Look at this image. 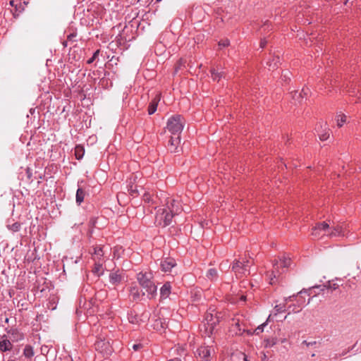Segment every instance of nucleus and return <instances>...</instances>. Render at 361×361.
<instances>
[{"label":"nucleus","instance_id":"1","mask_svg":"<svg viewBox=\"0 0 361 361\" xmlns=\"http://www.w3.org/2000/svg\"><path fill=\"white\" fill-rule=\"evenodd\" d=\"M290 265V259L289 258L283 257L280 259L279 261H276L273 264V270L268 274L269 278L270 284L275 283V279H276L282 271H280V269L288 268Z\"/></svg>","mask_w":361,"mask_h":361},{"label":"nucleus","instance_id":"2","mask_svg":"<svg viewBox=\"0 0 361 361\" xmlns=\"http://www.w3.org/2000/svg\"><path fill=\"white\" fill-rule=\"evenodd\" d=\"M183 127L184 118L180 115H174L167 121L166 128L174 135H179Z\"/></svg>","mask_w":361,"mask_h":361},{"label":"nucleus","instance_id":"3","mask_svg":"<svg viewBox=\"0 0 361 361\" xmlns=\"http://www.w3.org/2000/svg\"><path fill=\"white\" fill-rule=\"evenodd\" d=\"M250 264V260H235L232 264V271L235 273L237 278L249 275L250 273L249 269Z\"/></svg>","mask_w":361,"mask_h":361},{"label":"nucleus","instance_id":"4","mask_svg":"<svg viewBox=\"0 0 361 361\" xmlns=\"http://www.w3.org/2000/svg\"><path fill=\"white\" fill-rule=\"evenodd\" d=\"M175 216V214L170 212L166 209H160L157 213L156 221L165 227L172 223V219Z\"/></svg>","mask_w":361,"mask_h":361},{"label":"nucleus","instance_id":"5","mask_svg":"<svg viewBox=\"0 0 361 361\" xmlns=\"http://www.w3.org/2000/svg\"><path fill=\"white\" fill-rule=\"evenodd\" d=\"M204 321V334L210 337L214 333L216 324L219 322V318L212 313L207 312L205 315Z\"/></svg>","mask_w":361,"mask_h":361},{"label":"nucleus","instance_id":"6","mask_svg":"<svg viewBox=\"0 0 361 361\" xmlns=\"http://www.w3.org/2000/svg\"><path fill=\"white\" fill-rule=\"evenodd\" d=\"M345 228L343 224L329 226V229L325 231L324 235L330 238L343 237L345 235Z\"/></svg>","mask_w":361,"mask_h":361},{"label":"nucleus","instance_id":"7","mask_svg":"<svg viewBox=\"0 0 361 361\" xmlns=\"http://www.w3.org/2000/svg\"><path fill=\"white\" fill-rule=\"evenodd\" d=\"M125 279L126 276L123 271H112L109 275V283L114 286L120 285L125 281Z\"/></svg>","mask_w":361,"mask_h":361},{"label":"nucleus","instance_id":"8","mask_svg":"<svg viewBox=\"0 0 361 361\" xmlns=\"http://www.w3.org/2000/svg\"><path fill=\"white\" fill-rule=\"evenodd\" d=\"M152 274L150 272H139L137 274V280L142 288L145 287V285H149L152 281Z\"/></svg>","mask_w":361,"mask_h":361},{"label":"nucleus","instance_id":"9","mask_svg":"<svg viewBox=\"0 0 361 361\" xmlns=\"http://www.w3.org/2000/svg\"><path fill=\"white\" fill-rule=\"evenodd\" d=\"M231 331L235 335H242L244 332H247V334L249 335L252 334V332H251L250 330H245L242 327V324H240L239 319H233Z\"/></svg>","mask_w":361,"mask_h":361},{"label":"nucleus","instance_id":"10","mask_svg":"<svg viewBox=\"0 0 361 361\" xmlns=\"http://www.w3.org/2000/svg\"><path fill=\"white\" fill-rule=\"evenodd\" d=\"M166 204V209L176 215H178L182 211L181 206L178 200L169 198L167 200Z\"/></svg>","mask_w":361,"mask_h":361},{"label":"nucleus","instance_id":"11","mask_svg":"<svg viewBox=\"0 0 361 361\" xmlns=\"http://www.w3.org/2000/svg\"><path fill=\"white\" fill-rule=\"evenodd\" d=\"M212 351H214V349L211 347L202 346L197 350V353L202 361H208Z\"/></svg>","mask_w":361,"mask_h":361},{"label":"nucleus","instance_id":"12","mask_svg":"<svg viewBox=\"0 0 361 361\" xmlns=\"http://www.w3.org/2000/svg\"><path fill=\"white\" fill-rule=\"evenodd\" d=\"M316 131L318 133L321 140L324 141L329 137V129L326 123H320L317 128Z\"/></svg>","mask_w":361,"mask_h":361},{"label":"nucleus","instance_id":"13","mask_svg":"<svg viewBox=\"0 0 361 361\" xmlns=\"http://www.w3.org/2000/svg\"><path fill=\"white\" fill-rule=\"evenodd\" d=\"M320 286H312V287H310L308 289H306V288H303L302 289L300 292H298L297 294H293L290 296H288V297H286L284 298L283 299V301L286 305L288 302H290V301H293L295 298L302 293H307L309 295H310L311 294H312V290H314V289H318V288H319Z\"/></svg>","mask_w":361,"mask_h":361},{"label":"nucleus","instance_id":"14","mask_svg":"<svg viewBox=\"0 0 361 361\" xmlns=\"http://www.w3.org/2000/svg\"><path fill=\"white\" fill-rule=\"evenodd\" d=\"M161 100V94L157 93L153 99H152L151 102L149 104L148 106V113L149 115L153 114L157 109V105L159 101Z\"/></svg>","mask_w":361,"mask_h":361},{"label":"nucleus","instance_id":"15","mask_svg":"<svg viewBox=\"0 0 361 361\" xmlns=\"http://www.w3.org/2000/svg\"><path fill=\"white\" fill-rule=\"evenodd\" d=\"M142 289L145 290V293H147V297L150 300L153 299L157 295V288L154 282L149 283V285H145Z\"/></svg>","mask_w":361,"mask_h":361},{"label":"nucleus","instance_id":"16","mask_svg":"<svg viewBox=\"0 0 361 361\" xmlns=\"http://www.w3.org/2000/svg\"><path fill=\"white\" fill-rule=\"evenodd\" d=\"M329 225L326 223V222H322V223H320L319 224H317L313 229H312V235L315 237V238H317L319 236V233L320 231H326V230H329Z\"/></svg>","mask_w":361,"mask_h":361},{"label":"nucleus","instance_id":"17","mask_svg":"<svg viewBox=\"0 0 361 361\" xmlns=\"http://www.w3.org/2000/svg\"><path fill=\"white\" fill-rule=\"evenodd\" d=\"M176 265V262L173 259L166 258L161 261V267L164 271H169Z\"/></svg>","mask_w":361,"mask_h":361},{"label":"nucleus","instance_id":"18","mask_svg":"<svg viewBox=\"0 0 361 361\" xmlns=\"http://www.w3.org/2000/svg\"><path fill=\"white\" fill-rule=\"evenodd\" d=\"M309 90L307 88L302 89L301 92L295 91L294 92H292V98L295 102H298V103H301L302 101V99L304 96L307 95Z\"/></svg>","mask_w":361,"mask_h":361},{"label":"nucleus","instance_id":"19","mask_svg":"<svg viewBox=\"0 0 361 361\" xmlns=\"http://www.w3.org/2000/svg\"><path fill=\"white\" fill-rule=\"evenodd\" d=\"M180 142V137L177 135V137H171L170 140L169 141V150L171 152H176L178 145Z\"/></svg>","mask_w":361,"mask_h":361},{"label":"nucleus","instance_id":"20","mask_svg":"<svg viewBox=\"0 0 361 361\" xmlns=\"http://www.w3.org/2000/svg\"><path fill=\"white\" fill-rule=\"evenodd\" d=\"M130 295L133 300H139L142 296L145 295V292L140 293L138 287L133 286L130 288Z\"/></svg>","mask_w":361,"mask_h":361},{"label":"nucleus","instance_id":"21","mask_svg":"<svg viewBox=\"0 0 361 361\" xmlns=\"http://www.w3.org/2000/svg\"><path fill=\"white\" fill-rule=\"evenodd\" d=\"M171 286L170 283H165L160 289V295L162 299L167 298L171 293Z\"/></svg>","mask_w":361,"mask_h":361},{"label":"nucleus","instance_id":"22","mask_svg":"<svg viewBox=\"0 0 361 361\" xmlns=\"http://www.w3.org/2000/svg\"><path fill=\"white\" fill-rule=\"evenodd\" d=\"M93 250H94V252L92 253V255H93V259L94 261L99 260L100 262H102V257L104 255V252L103 250V248L100 247H95L93 248Z\"/></svg>","mask_w":361,"mask_h":361},{"label":"nucleus","instance_id":"23","mask_svg":"<svg viewBox=\"0 0 361 361\" xmlns=\"http://www.w3.org/2000/svg\"><path fill=\"white\" fill-rule=\"evenodd\" d=\"M274 313L273 314L274 316H276L279 313L284 312L286 310V304L282 303V304H279V305H276L274 306ZM271 317H272V314H269L267 322H268Z\"/></svg>","mask_w":361,"mask_h":361},{"label":"nucleus","instance_id":"24","mask_svg":"<svg viewBox=\"0 0 361 361\" xmlns=\"http://www.w3.org/2000/svg\"><path fill=\"white\" fill-rule=\"evenodd\" d=\"M302 345H305L307 348L314 349L315 352H317V349L320 347L321 343L316 341H304L302 343Z\"/></svg>","mask_w":361,"mask_h":361},{"label":"nucleus","instance_id":"25","mask_svg":"<svg viewBox=\"0 0 361 361\" xmlns=\"http://www.w3.org/2000/svg\"><path fill=\"white\" fill-rule=\"evenodd\" d=\"M94 267L92 270L93 273L98 276H100L103 274L104 271L102 270V263L99 260L94 261Z\"/></svg>","mask_w":361,"mask_h":361},{"label":"nucleus","instance_id":"26","mask_svg":"<svg viewBox=\"0 0 361 361\" xmlns=\"http://www.w3.org/2000/svg\"><path fill=\"white\" fill-rule=\"evenodd\" d=\"M85 192L82 188H79L76 192V203L80 205L84 200Z\"/></svg>","mask_w":361,"mask_h":361},{"label":"nucleus","instance_id":"27","mask_svg":"<svg viewBox=\"0 0 361 361\" xmlns=\"http://www.w3.org/2000/svg\"><path fill=\"white\" fill-rule=\"evenodd\" d=\"M12 348L11 343L7 340L4 339L0 341V350L3 352H6L10 350Z\"/></svg>","mask_w":361,"mask_h":361},{"label":"nucleus","instance_id":"28","mask_svg":"<svg viewBox=\"0 0 361 361\" xmlns=\"http://www.w3.org/2000/svg\"><path fill=\"white\" fill-rule=\"evenodd\" d=\"M206 276L212 281H216L218 278V272L216 269H209L207 272Z\"/></svg>","mask_w":361,"mask_h":361},{"label":"nucleus","instance_id":"29","mask_svg":"<svg viewBox=\"0 0 361 361\" xmlns=\"http://www.w3.org/2000/svg\"><path fill=\"white\" fill-rule=\"evenodd\" d=\"M304 307V302L297 301L296 304H293L288 306V309L293 312H299Z\"/></svg>","mask_w":361,"mask_h":361},{"label":"nucleus","instance_id":"30","mask_svg":"<svg viewBox=\"0 0 361 361\" xmlns=\"http://www.w3.org/2000/svg\"><path fill=\"white\" fill-rule=\"evenodd\" d=\"M336 123H337V126L341 128L343 126V125L345 123L346 121V116L343 114H338L336 115Z\"/></svg>","mask_w":361,"mask_h":361},{"label":"nucleus","instance_id":"31","mask_svg":"<svg viewBox=\"0 0 361 361\" xmlns=\"http://www.w3.org/2000/svg\"><path fill=\"white\" fill-rule=\"evenodd\" d=\"M211 75L212 78L214 80H219L224 75V73L223 71L219 72L218 71H216L215 69L211 70Z\"/></svg>","mask_w":361,"mask_h":361},{"label":"nucleus","instance_id":"32","mask_svg":"<svg viewBox=\"0 0 361 361\" xmlns=\"http://www.w3.org/2000/svg\"><path fill=\"white\" fill-rule=\"evenodd\" d=\"M23 355L28 358L32 357L34 355V350L31 345H26L23 350Z\"/></svg>","mask_w":361,"mask_h":361},{"label":"nucleus","instance_id":"33","mask_svg":"<svg viewBox=\"0 0 361 361\" xmlns=\"http://www.w3.org/2000/svg\"><path fill=\"white\" fill-rule=\"evenodd\" d=\"M75 154L78 159H80L82 158L84 155V149L81 146H76L75 149Z\"/></svg>","mask_w":361,"mask_h":361},{"label":"nucleus","instance_id":"34","mask_svg":"<svg viewBox=\"0 0 361 361\" xmlns=\"http://www.w3.org/2000/svg\"><path fill=\"white\" fill-rule=\"evenodd\" d=\"M128 319L131 324H137L138 322L137 316L133 312H130L128 314Z\"/></svg>","mask_w":361,"mask_h":361},{"label":"nucleus","instance_id":"35","mask_svg":"<svg viewBox=\"0 0 361 361\" xmlns=\"http://www.w3.org/2000/svg\"><path fill=\"white\" fill-rule=\"evenodd\" d=\"M319 286L320 287L319 288H320L321 290H324V289L325 288H331V289H333V290H336V289H337L338 288L339 285L338 283L329 281L328 286Z\"/></svg>","mask_w":361,"mask_h":361},{"label":"nucleus","instance_id":"36","mask_svg":"<svg viewBox=\"0 0 361 361\" xmlns=\"http://www.w3.org/2000/svg\"><path fill=\"white\" fill-rule=\"evenodd\" d=\"M128 188V191L132 195H136L138 191L136 185H133V184L130 183Z\"/></svg>","mask_w":361,"mask_h":361},{"label":"nucleus","instance_id":"37","mask_svg":"<svg viewBox=\"0 0 361 361\" xmlns=\"http://www.w3.org/2000/svg\"><path fill=\"white\" fill-rule=\"evenodd\" d=\"M267 325V322H264V324L259 325V326H257L254 332L256 334H259L260 333H262L263 331H264V327Z\"/></svg>","mask_w":361,"mask_h":361},{"label":"nucleus","instance_id":"38","mask_svg":"<svg viewBox=\"0 0 361 361\" xmlns=\"http://www.w3.org/2000/svg\"><path fill=\"white\" fill-rule=\"evenodd\" d=\"M230 44V42L228 39H221L219 42V46L221 47H228Z\"/></svg>","mask_w":361,"mask_h":361},{"label":"nucleus","instance_id":"39","mask_svg":"<svg viewBox=\"0 0 361 361\" xmlns=\"http://www.w3.org/2000/svg\"><path fill=\"white\" fill-rule=\"evenodd\" d=\"M99 50H97L94 54H93V56L89 59L87 60V63L90 64L92 63L96 59L97 57L99 56Z\"/></svg>","mask_w":361,"mask_h":361},{"label":"nucleus","instance_id":"40","mask_svg":"<svg viewBox=\"0 0 361 361\" xmlns=\"http://www.w3.org/2000/svg\"><path fill=\"white\" fill-rule=\"evenodd\" d=\"M236 355L238 356L240 358H242L243 361H247V356L245 355V354L239 353L236 354Z\"/></svg>","mask_w":361,"mask_h":361},{"label":"nucleus","instance_id":"41","mask_svg":"<svg viewBox=\"0 0 361 361\" xmlns=\"http://www.w3.org/2000/svg\"><path fill=\"white\" fill-rule=\"evenodd\" d=\"M141 344H133L132 348L135 351H137L141 348Z\"/></svg>","mask_w":361,"mask_h":361},{"label":"nucleus","instance_id":"42","mask_svg":"<svg viewBox=\"0 0 361 361\" xmlns=\"http://www.w3.org/2000/svg\"><path fill=\"white\" fill-rule=\"evenodd\" d=\"M267 44V41L265 39H263L260 42V47L261 48H264Z\"/></svg>","mask_w":361,"mask_h":361},{"label":"nucleus","instance_id":"43","mask_svg":"<svg viewBox=\"0 0 361 361\" xmlns=\"http://www.w3.org/2000/svg\"><path fill=\"white\" fill-rule=\"evenodd\" d=\"M269 66L270 69L271 68L274 69L275 68L277 67L276 62H274V64H272V63L269 64Z\"/></svg>","mask_w":361,"mask_h":361},{"label":"nucleus","instance_id":"44","mask_svg":"<svg viewBox=\"0 0 361 361\" xmlns=\"http://www.w3.org/2000/svg\"><path fill=\"white\" fill-rule=\"evenodd\" d=\"M226 267H227V263H224H224H221V264H220V268H221V269H226Z\"/></svg>","mask_w":361,"mask_h":361},{"label":"nucleus","instance_id":"45","mask_svg":"<svg viewBox=\"0 0 361 361\" xmlns=\"http://www.w3.org/2000/svg\"><path fill=\"white\" fill-rule=\"evenodd\" d=\"M297 301L303 302H305V300L302 298H300ZM305 305V303H304V306Z\"/></svg>","mask_w":361,"mask_h":361},{"label":"nucleus","instance_id":"46","mask_svg":"<svg viewBox=\"0 0 361 361\" xmlns=\"http://www.w3.org/2000/svg\"><path fill=\"white\" fill-rule=\"evenodd\" d=\"M288 72H287V73H284V74L283 75V77L284 78H286H286H288V75H288Z\"/></svg>","mask_w":361,"mask_h":361},{"label":"nucleus","instance_id":"47","mask_svg":"<svg viewBox=\"0 0 361 361\" xmlns=\"http://www.w3.org/2000/svg\"><path fill=\"white\" fill-rule=\"evenodd\" d=\"M10 5L12 6H14V1L13 0H11L10 1Z\"/></svg>","mask_w":361,"mask_h":361},{"label":"nucleus","instance_id":"48","mask_svg":"<svg viewBox=\"0 0 361 361\" xmlns=\"http://www.w3.org/2000/svg\"><path fill=\"white\" fill-rule=\"evenodd\" d=\"M145 201H149V198L148 197V196H147V195H145Z\"/></svg>","mask_w":361,"mask_h":361},{"label":"nucleus","instance_id":"49","mask_svg":"<svg viewBox=\"0 0 361 361\" xmlns=\"http://www.w3.org/2000/svg\"><path fill=\"white\" fill-rule=\"evenodd\" d=\"M100 344H101V342H98V343L96 344V348H97V349L99 347Z\"/></svg>","mask_w":361,"mask_h":361},{"label":"nucleus","instance_id":"50","mask_svg":"<svg viewBox=\"0 0 361 361\" xmlns=\"http://www.w3.org/2000/svg\"><path fill=\"white\" fill-rule=\"evenodd\" d=\"M241 300H243V301H245V300H246V297H245V296H244V295H242V296H241Z\"/></svg>","mask_w":361,"mask_h":361},{"label":"nucleus","instance_id":"51","mask_svg":"<svg viewBox=\"0 0 361 361\" xmlns=\"http://www.w3.org/2000/svg\"><path fill=\"white\" fill-rule=\"evenodd\" d=\"M286 338H284V339H283V340L281 341V343H285V342H286Z\"/></svg>","mask_w":361,"mask_h":361},{"label":"nucleus","instance_id":"52","mask_svg":"<svg viewBox=\"0 0 361 361\" xmlns=\"http://www.w3.org/2000/svg\"><path fill=\"white\" fill-rule=\"evenodd\" d=\"M311 356L312 357H314L315 356V353H312Z\"/></svg>","mask_w":361,"mask_h":361},{"label":"nucleus","instance_id":"53","mask_svg":"<svg viewBox=\"0 0 361 361\" xmlns=\"http://www.w3.org/2000/svg\"><path fill=\"white\" fill-rule=\"evenodd\" d=\"M310 302V298L307 301V304H309Z\"/></svg>","mask_w":361,"mask_h":361},{"label":"nucleus","instance_id":"54","mask_svg":"<svg viewBox=\"0 0 361 361\" xmlns=\"http://www.w3.org/2000/svg\"><path fill=\"white\" fill-rule=\"evenodd\" d=\"M66 44H66V42H64V43H63V46H65V47H66Z\"/></svg>","mask_w":361,"mask_h":361}]
</instances>
